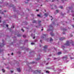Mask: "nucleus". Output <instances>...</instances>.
Segmentation results:
<instances>
[{
    "label": "nucleus",
    "instance_id": "f257e3e1",
    "mask_svg": "<svg viewBox=\"0 0 74 74\" xmlns=\"http://www.w3.org/2000/svg\"><path fill=\"white\" fill-rule=\"evenodd\" d=\"M29 71H32V72H33V73H34V74H37V73H39V74H40V73H41V71H38V70H36L35 71H32V68H31V67H29Z\"/></svg>",
    "mask_w": 74,
    "mask_h": 74
},
{
    "label": "nucleus",
    "instance_id": "f03ea898",
    "mask_svg": "<svg viewBox=\"0 0 74 74\" xmlns=\"http://www.w3.org/2000/svg\"><path fill=\"white\" fill-rule=\"evenodd\" d=\"M71 43L72 44V46H74V42H73V41H72V42L70 41H66V43L65 44V45L66 46H69L70 45V43Z\"/></svg>",
    "mask_w": 74,
    "mask_h": 74
},
{
    "label": "nucleus",
    "instance_id": "7ed1b4c3",
    "mask_svg": "<svg viewBox=\"0 0 74 74\" xmlns=\"http://www.w3.org/2000/svg\"><path fill=\"white\" fill-rule=\"evenodd\" d=\"M50 34L51 36H55V34H54L53 32L50 33Z\"/></svg>",
    "mask_w": 74,
    "mask_h": 74
},
{
    "label": "nucleus",
    "instance_id": "20e7f679",
    "mask_svg": "<svg viewBox=\"0 0 74 74\" xmlns=\"http://www.w3.org/2000/svg\"><path fill=\"white\" fill-rule=\"evenodd\" d=\"M64 39H65V38H61L60 39V40L61 41H62V40H63Z\"/></svg>",
    "mask_w": 74,
    "mask_h": 74
},
{
    "label": "nucleus",
    "instance_id": "39448f33",
    "mask_svg": "<svg viewBox=\"0 0 74 74\" xmlns=\"http://www.w3.org/2000/svg\"><path fill=\"white\" fill-rule=\"evenodd\" d=\"M48 13H45V16L47 17L48 16Z\"/></svg>",
    "mask_w": 74,
    "mask_h": 74
},
{
    "label": "nucleus",
    "instance_id": "423d86ee",
    "mask_svg": "<svg viewBox=\"0 0 74 74\" xmlns=\"http://www.w3.org/2000/svg\"><path fill=\"white\" fill-rule=\"evenodd\" d=\"M67 56H65L63 58V59H67Z\"/></svg>",
    "mask_w": 74,
    "mask_h": 74
},
{
    "label": "nucleus",
    "instance_id": "0eeeda50",
    "mask_svg": "<svg viewBox=\"0 0 74 74\" xmlns=\"http://www.w3.org/2000/svg\"><path fill=\"white\" fill-rule=\"evenodd\" d=\"M17 71H19V72H21V69L20 68H17Z\"/></svg>",
    "mask_w": 74,
    "mask_h": 74
},
{
    "label": "nucleus",
    "instance_id": "6e6552de",
    "mask_svg": "<svg viewBox=\"0 0 74 74\" xmlns=\"http://www.w3.org/2000/svg\"><path fill=\"white\" fill-rule=\"evenodd\" d=\"M47 47H48V46H45L44 47V49H47Z\"/></svg>",
    "mask_w": 74,
    "mask_h": 74
},
{
    "label": "nucleus",
    "instance_id": "1a4fd4ad",
    "mask_svg": "<svg viewBox=\"0 0 74 74\" xmlns=\"http://www.w3.org/2000/svg\"><path fill=\"white\" fill-rule=\"evenodd\" d=\"M41 25H42L41 24H39V25L38 26H36V27H39L41 26Z\"/></svg>",
    "mask_w": 74,
    "mask_h": 74
},
{
    "label": "nucleus",
    "instance_id": "9d476101",
    "mask_svg": "<svg viewBox=\"0 0 74 74\" xmlns=\"http://www.w3.org/2000/svg\"><path fill=\"white\" fill-rule=\"evenodd\" d=\"M60 54H62V52H58V55H60Z\"/></svg>",
    "mask_w": 74,
    "mask_h": 74
},
{
    "label": "nucleus",
    "instance_id": "9b49d317",
    "mask_svg": "<svg viewBox=\"0 0 74 74\" xmlns=\"http://www.w3.org/2000/svg\"><path fill=\"white\" fill-rule=\"evenodd\" d=\"M37 22V21L36 20H34V21L32 22V23H36Z\"/></svg>",
    "mask_w": 74,
    "mask_h": 74
},
{
    "label": "nucleus",
    "instance_id": "f8f14e48",
    "mask_svg": "<svg viewBox=\"0 0 74 74\" xmlns=\"http://www.w3.org/2000/svg\"><path fill=\"white\" fill-rule=\"evenodd\" d=\"M36 60H40V58H36Z\"/></svg>",
    "mask_w": 74,
    "mask_h": 74
},
{
    "label": "nucleus",
    "instance_id": "ddd939ff",
    "mask_svg": "<svg viewBox=\"0 0 74 74\" xmlns=\"http://www.w3.org/2000/svg\"><path fill=\"white\" fill-rule=\"evenodd\" d=\"M35 62H34V61H33V62H32L30 63H29V64H33V63H35Z\"/></svg>",
    "mask_w": 74,
    "mask_h": 74
},
{
    "label": "nucleus",
    "instance_id": "4468645a",
    "mask_svg": "<svg viewBox=\"0 0 74 74\" xmlns=\"http://www.w3.org/2000/svg\"><path fill=\"white\" fill-rule=\"evenodd\" d=\"M49 27H50V28H52L53 27L52 26V24L50 25L49 26Z\"/></svg>",
    "mask_w": 74,
    "mask_h": 74
},
{
    "label": "nucleus",
    "instance_id": "2eb2a0df",
    "mask_svg": "<svg viewBox=\"0 0 74 74\" xmlns=\"http://www.w3.org/2000/svg\"><path fill=\"white\" fill-rule=\"evenodd\" d=\"M41 21L39 20L38 21V23L39 24V23H41Z\"/></svg>",
    "mask_w": 74,
    "mask_h": 74
},
{
    "label": "nucleus",
    "instance_id": "dca6fc26",
    "mask_svg": "<svg viewBox=\"0 0 74 74\" xmlns=\"http://www.w3.org/2000/svg\"><path fill=\"white\" fill-rule=\"evenodd\" d=\"M3 46H4V45H3V44H1L0 46V47H1Z\"/></svg>",
    "mask_w": 74,
    "mask_h": 74
},
{
    "label": "nucleus",
    "instance_id": "f3484780",
    "mask_svg": "<svg viewBox=\"0 0 74 74\" xmlns=\"http://www.w3.org/2000/svg\"><path fill=\"white\" fill-rule=\"evenodd\" d=\"M56 11L57 13H58V12H59V10H56Z\"/></svg>",
    "mask_w": 74,
    "mask_h": 74
},
{
    "label": "nucleus",
    "instance_id": "a211bd4d",
    "mask_svg": "<svg viewBox=\"0 0 74 74\" xmlns=\"http://www.w3.org/2000/svg\"><path fill=\"white\" fill-rule=\"evenodd\" d=\"M53 41V39H52L51 38H50V41Z\"/></svg>",
    "mask_w": 74,
    "mask_h": 74
},
{
    "label": "nucleus",
    "instance_id": "6ab92c4d",
    "mask_svg": "<svg viewBox=\"0 0 74 74\" xmlns=\"http://www.w3.org/2000/svg\"><path fill=\"white\" fill-rule=\"evenodd\" d=\"M23 37H24V38H26V35H24L23 36Z\"/></svg>",
    "mask_w": 74,
    "mask_h": 74
},
{
    "label": "nucleus",
    "instance_id": "aec40b11",
    "mask_svg": "<svg viewBox=\"0 0 74 74\" xmlns=\"http://www.w3.org/2000/svg\"><path fill=\"white\" fill-rule=\"evenodd\" d=\"M2 70L3 73H4V72H5V70H4L3 69H2Z\"/></svg>",
    "mask_w": 74,
    "mask_h": 74
},
{
    "label": "nucleus",
    "instance_id": "412c9836",
    "mask_svg": "<svg viewBox=\"0 0 74 74\" xmlns=\"http://www.w3.org/2000/svg\"><path fill=\"white\" fill-rule=\"evenodd\" d=\"M18 37H21V35L20 34H18L17 35Z\"/></svg>",
    "mask_w": 74,
    "mask_h": 74
},
{
    "label": "nucleus",
    "instance_id": "4be33fe9",
    "mask_svg": "<svg viewBox=\"0 0 74 74\" xmlns=\"http://www.w3.org/2000/svg\"><path fill=\"white\" fill-rule=\"evenodd\" d=\"M60 8H61V9H62L63 8V6H60Z\"/></svg>",
    "mask_w": 74,
    "mask_h": 74
},
{
    "label": "nucleus",
    "instance_id": "5701e85b",
    "mask_svg": "<svg viewBox=\"0 0 74 74\" xmlns=\"http://www.w3.org/2000/svg\"><path fill=\"white\" fill-rule=\"evenodd\" d=\"M46 35H47L45 34H43V36H44V37H45V36H46Z\"/></svg>",
    "mask_w": 74,
    "mask_h": 74
},
{
    "label": "nucleus",
    "instance_id": "b1692460",
    "mask_svg": "<svg viewBox=\"0 0 74 74\" xmlns=\"http://www.w3.org/2000/svg\"><path fill=\"white\" fill-rule=\"evenodd\" d=\"M37 16H39V17H40L41 16L40 14H38Z\"/></svg>",
    "mask_w": 74,
    "mask_h": 74
},
{
    "label": "nucleus",
    "instance_id": "393cba45",
    "mask_svg": "<svg viewBox=\"0 0 74 74\" xmlns=\"http://www.w3.org/2000/svg\"><path fill=\"white\" fill-rule=\"evenodd\" d=\"M62 48H63V49H64V48H65V47H64V46H62Z\"/></svg>",
    "mask_w": 74,
    "mask_h": 74
},
{
    "label": "nucleus",
    "instance_id": "a878e982",
    "mask_svg": "<svg viewBox=\"0 0 74 74\" xmlns=\"http://www.w3.org/2000/svg\"><path fill=\"white\" fill-rule=\"evenodd\" d=\"M66 29H63L64 31H66Z\"/></svg>",
    "mask_w": 74,
    "mask_h": 74
},
{
    "label": "nucleus",
    "instance_id": "bb28decb",
    "mask_svg": "<svg viewBox=\"0 0 74 74\" xmlns=\"http://www.w3.org/2000/svg\"><path fill=\"white\" fill-rule=\"evenodd\" d=\"M46 73H49V71H46Z\"/></svg>",
    "mask_w": 74,
    "mask_h": 74
},
{
    "label": "nucleus",
    "instance_id": "cd10ccee",
    "mask_svg": "<svg viewBox=\"0 0 74 74\" xmlns=\"http://www.w3.org/2000/svg\"><path fill=\"white\" fill-rule=\"evenodd\" d=\"M6 27H8V25H6Z\"/></svg>",
    "mask_w": 74,
    "mask_h": 74
},
{
    "label": "nucleus",
    "instance_id": "c85d7f7f",
    "mask_svg": "<svg viewBox=\"0 0 74 74\" xmlns=\"http://www.w3.org/2000/svg\"><path fill=\"white\" fill-rule=\"evenodd\" d=\"M41 38H44V37L43 36H41Z\"/></svg>",
    "mask_w": 74,
    "mask_h": 74
},
{
    "label": "nucleus",
    "instance_id": "c756f323",
    "mask_svg": "<svg viewBox=\"0 0 74 74\" xmlns=\"http://www.w3.org/2000/svg\"><path fill=\"white\" fill-rule=\"evenodd\" d=\"M70 37H73V35H70Z\"/></svg>",
    "mask_w": 74,
    "mask_h": 74
},
{
    "label": "nucleus",
    "instance_id": "7c9ffc66",
    "mask_svg": "<svg viewBox=\"0 0 74 74\" xmlns=\"http://www.w3.org/2000/svg\"><path fill=\"white\" fill-rule=\"evenodd\" d=\"M21 30H22V31H23V32H24V30H23V29H22Z\"/></svg>",
    "mask_w": 74,
    "mask_h": 74
},
{
    "label": "nucleus",
    "instance_id": "2f4dec72",
    "mask_svg": "<svg viewBox=\"0 0 74 74\" xmlns=\"http://www.w3.org/2000/svg\"><path fill=\"white\" fill-rule=\"evenodd\" d=\"M69 9H70V10H71V8H71V7H69Z\"/></svg>",
    "mask_w": 74,
    "mask_h": 74
},
{
    "label": "nucleus",
    "instance_id": "473e14b6",
    "mask_svg": "<svg viewBox=\"0 0 74 74\" xmlns=\"http://www.w3.org/2000/svg\"><path fill=\"white\" fill-rule=\"evenodd\" d=\"M34 43H31V45H33L34 44Z\"/></svg>",
    "mask_w": 74,
    "mask_h": 74
},
{
    "label": "nucleus",
    "instance_id": "72a5a7b5",
    "mask_svg": "<svg viewBox=\"0 0 74 74\" xmlns=\"http://www.w3.org/2000/svg\"><path fill=\"white\" fill-rule=\"evenodd\" d=\"M38 57L39 58H40V55H39L38 56Z\"/></svg>",
    "mask_w": 74,
    "mask_h": 74
},
{
    "label": "nucleus",
    "instance_id": "f704fd0d",
    "mask_svg": "<svg viewBox=\"0 0 74 74\" xmlns=\"http://www.w3.org/2000/svg\"><path fill=\"white\" fill-rule=\"evenodd\" d=\"M10 71L12 73H13V71Z\"/></svg>",
    "mask_w": 74,
    "mask_h": 74
},
{
    "label": "nucleus",
    "instance_id": "c9c22d12",
    "mask_svg": "<svg viewBox=\"0 0 74 74\" xmlns=\"http://www.w3.org/2000/svg\"><path fill=\"white\" fill-rule=\"evenodd\" d=\"M72 16H74V14H72Z\"/></svg>",
    "mask_w": 74,
    "mask_h": 74
},
{
    "label": "nucleus",
    "instance_id": "e433bc0d",
    "mask_svg": "<svg viewBox=\"0 0 74 74\" xmlns=\"http://www.w3.org/2000/svg\"><path fill=\"white\" fill-rule=\"evenodd\" d=\"M26 50H27V51L29 50V48H27V49H26Z\"/></svg>",
    "mask_w": 74,
    "mask_h": 74
},
{
    "label": "nucleus",
    "instance_id": "4c0bfd02",
    "mask_svg": "<svg viewBox=\"0 0 74 74\" xmlns=\"http://www.w3.org/2000/svg\"><path fill=\"white\" fill-rule=\"evenodd\" d=\"M28 40H25V42H26V41H27Z\"/></svg>",
    "mask_w": 74,
    "mask_h": 74
},
{
    "label": "nucleus",
    "instance_id": "58836bf2",
    "mask_svg": "<svg viewBox=\"0 0 74 74\" xmlns=\"http://www.w3.org/2000/svg\"><path fill=\"white\" fill-rule=\"evenodd\" d=\"M12 55H14V53H12V54H11Z\"/></svg>",
    "mask_w": 74,
    "mask_h": 74
},
{
    "label": "nucleus",
    "instance_id": "ea45409f",
    "mask_svg": "<svg viewBox=\"0 0 74 74\" xmlns=\"http://www.w3.org/2000/svg\"><path fill=\"white\" fill-rule=\"evenodd\" d=\"M36 11H37L38 12V10H36Z\"/></svg>",
    "mask_w": 74,
    "mask_h": 74
},
{
    "label": "nucleus",
    "instance_id": "a19ab883",
    "mask_svg": "<svg viewBox=\"0 0 74 74\" xmlns=\"http://www.w3.org/2000/svg\"><path fill=\"white\" fill-rule=\"evenodd\" d=\"M40 42H42V40H40Z\"/></svg>",
    "mask_w": 74,
    "mask_h": 74
},
{
    "label": "nucleus",
    "instance_id": "79ce46f5",
    "mask_svg": "<svg viewBox=\"0 0 74 74\" xmlns=\"http://www.w3.org/2000/svg\"><path fill=\"white\" fill-rule=\"evenodd\" d=\"M71 12H74V11H73V10H72V11H71Z\"/></svg>",
    "mask_w": 74,
    "mask_h": 74
},
{
    "label": "nucleus",
    "instance_id": "37998d69",
    "mask_svg": "<svg viewBox=\"0 0 74 74\" xmlns=\"http://www.w3.org/2000/svg\"><path fill=\"white\" fill-rule=\"evenodd\" d=\"M32 16H33L34 15L33 14H31Z\"/></svg>",
    "mask_w": 74,
    "mask_h": 74
},
{
    "label": "nucleus",
    "instance_id": "c03bdc74",
    "mask_svg": "<svg viewBox=\"0 0 74 74\" xmlns=\"http://www.w3.org/2000/svg\"><path fill=\"white\" fill-rule=\"evenodd\" d=\"M63 34H65V33L64 32Z\"/></svg>",
    "mask_w": 74,
    "mask_h": 74
},
{
    "label": "nucleus",
    "instance_id": "a18cd8bd",
    "mask_svg": "<svg viewBox=\"0 0 74 74\" xmlns=\"http://www.w3.org/2000/svg\"><path fill=\"white\" fill-rule=\"evenodd\" d=\"M53 1H55V0H52V2H53Z\"/></svg>",
    "mask_w": 74,
    "mask_h": 74
},
{
    "label": "nucleus",
    "instance_id": "49530a36",
    "mask_svg": "<svg viewBox=\"0 0 74 74\" xmlns=\"http://www.w3.org/2000/svg\"><path fill=\"white\" fill-rule=\"evenodd\" d=\"M1 20H0V23H1Z\"/></svg>",
    "mask_w": 74,
    "mask_h": 74
},
{
    "label": "nucleus",
    "instance_id": "de8ad7c7",
    "mask_svg": "<svg viewBox=\"0 0 74 74\" xmlns=\"http://www.w3.org/2000/svg\"><path fill=\"white\" fill-rule=\"evenodd\" d=\"M46 64H47H47H48V63H47Z\"/></svg>",
    "mask_w": 74,
    "mask_h": 74
},
{
    "label": "nucleus",
    "instance_id": "09e8293b",
    "mask_svg": "<svg viewBox=\"0 0 74 74\" xmlns=\"http://www.w3.org/2000/svg\"><path fill=\"white\" fill-rule=\"evenodd\" d=\"M33 38H34H34H35V37H33Z\"/></svg>",
    "mask_w": 74,
    "mask_h": 74
},
{
    "label": "nucleus",
    "instance_id": "8fccbe9b",
    "mask_svg": "<svg viewBox=\"0 0 74 74\" xmlns=\"http://www.w3.org/2000/svg\"><path fill=\"white\" fill-rule=\"evenodd\" d=\"M4 11L5 12H6V10H5Z\"/></svg>",
    "mask_w": 74,
    "mask_h": 74
},
{
    "label": "nucleus",
    "instance_id": "3c124183",
    "mask_svg": "<svg viewBox=\"0 0 74 74\" xmlns=\"http://www.w3.org/2000/svg\"><path fill=\"white\" fill-rule=\"evenodd\" d=\"M13 28H14V26H13Z\"/></svg>",
    "mask_w": 74,
    "mask_h": 74
},
{
    "label": "nucleus",
    "instance_id": "603ef678",
    "mask_svg": "<svg viewBox=\"0 0 74 74\" xmlns=\"http://www.w3.org/2000/svg\"><path fill=\"white\" fill-rule=\"evenodd\" d=\"M45 12H46V10H45Z\"/></svg>",
    "mask_w": 74,
    "mask_h": 74
},
{
    "label": "nucleus",
    "instance_id": "864d4df0",
    "mask_svg": "<svg viewBox=\"0 0 74 74\" xmlns=\"http://www.w3.org/2000/svg\"><path fill=\"white\" fill-rule=\"evenodd\" d=\"M40 47H41V45H40Z\"/></svg>",
    "mask_w": 74,
    "mask_h": 74
},
{
    "label": "nucleus",
    "instance_id": "5fc2aeb1",
    "mask_svg": "<svg viewBox=\"0 0 74 74\" xmlns=\"http://www.w3.org/2000/svg\"><path fill=\"white\" fill-rule=\"evenodd\" d=\"M11 6V7H13V6H14V5H12V6Z\"/></svg>",
    "mask_w": 74,
    "mask_h": 74
},
{
    "label": "nucleus",
    "instance_id": "6e6d98bb",
    "mask_svg": "<svg viewBox=\"0 0 74 74\" xmlns=\"http://www.w3.org/2000/svg\"><path fill=\"white\" fill-rule=\"evenodd\" d=\"M73 27H74V25H73Z\"/></svg>",
    "mask_w": 74,
    "mask_h": 74
},
{
    "label": "nucleus",
    "instance_id": "4d7b16f0",
    "mask_svg": "<svg viewBox=\"0 0 74 74\" xmlns=\"http://www.w3.org/2000/svg\"><path fill=\"white\" fill-rule=\"evenodd\" d=\"M41 30L42 31V30H43V29H42Z\"/></svg>",
    "mask_w": 74,
    "mask_h": 74
},
{
    "label": "nucleus",
    "instance_id": "13d9d810",
    "mask_svg": "<svg viewBox=\"0 0 74 74\" xmlns=\"http://www.w3.org/2000/svg\"><path fill=\"white\" fill-rule=\"evenodd\" d=\"M52 10H53V8H52L51 9Z\"/></svg>",
    "mask_w": 74,
    "mask_h": 74
},
{
    "label": "nucleus",
    "instance_id": "bf43d9fd",
    "mask_svg": "<svg viewBox=\"0 0 74 74\" xmlns=\"http://www.w3.org/2000/svg\"><path fill=\"white\" fill-rule=\"evenodd\" d=\"M27 1H29V0H27Z\"/></svg>",
    "mask_w": 74,
    "mask_h": 74
},
{
    "label": "nucleus",
    "instance_id": "052dcab7",
    "mask_svg": "<svg viewBox=\"0 0 74 74\" xmlns=\"http://www.w3.org/2000/svg\"><path fill=\"white\" fill-rule=\"evenodd\" d=\"M1 17H0V19H1Z\"/></svg>",
    "mask_w": 74,
    "mask_h": 74
},
{
    "label": "nucleus",
    "instance_id": "680f3d73",
    "mask_svg": "<svg viewBox=\"0 0 74 74\" xmlns=\"http://www.w3.org/2000/svg\"><path fill=\"white\" fill-rule=\"evenodd\" d=\"M51 21H52V19H51Z\"/></svg>",
    "mask_w": 74,
    "mask_h": 74
},
{
    "label": "nucleus",
    "instance_id": "e2e57ef3",
    "mask_svg": "<svg viewBox=\"0 0 74 74\" xmlns=\"http://www.w3.org/2000/svg\"><path fill=\"white\" fill-rule=\"evenodd\" d=\"M28 11H29V9H28Z\"/></svg>",
    "mask_w": 74,
    "mask_h": 74
},
{
    "label": "nucleus",
    "instance_id": "0e129e2a",
    "mask_svg": "<svg viewBox=\"0 0 74 74\" xmlns=\"http://www.w3.org/2000/svg\"><path fill=\"white\" fill-rule=\"evenodd\" d=\"M55 7H56V6H55Z\"/></svg>",
    "mask_w": 74,
    "mask_h": 74
},
{
    "label": "nucleus",
    "instance_id": "69168bd1",
    "mask_svg": "<svg viewBox=\"0 0 74 74\" xmlns=\"http://www.w3.org/2000/svg\"><path fill=\"white\" fill-rule=\"evenodd\" d=\"M32 35H33V34H32Z\"/></svg>",
    "mask_w": 74,
    "mask_h": 74
},
{
    "label": "nucleus",
    "instance_id": "338daca9",
    "mask_svg": "<svg viewBox=\"0 0 74 74\" xmlns=\"http://www.w3.org/2000/svg\"><path fill=\"white\" fill-rule=\"evenodd\" d=\"M26 19H27V17L26 18Z\"/></svg>",
    "mask_w": 74,
    "mask_h": 74
},
{
    "label": "nucleus",
    "instance_id": "774afa93",
    "mask_svg": "<svg viewBox=\"0 0 74 74\" xmlns=\"http://www.w3.org/2000/svg\"><path fill=\"white\" fill-rule=\"evenodd\" d=\"M73 20H74V18H73Z\"/></svg>",
    "mask_w": 74,
    "mask_h": 74
}]
</instances>
